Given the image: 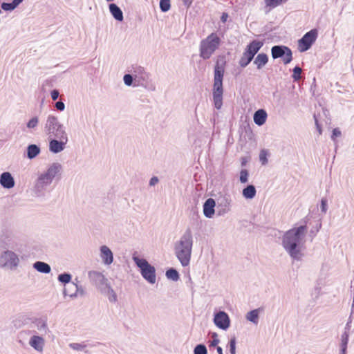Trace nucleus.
<instances>
[{"mask_svg":"<svg viewBox=\"0 0 354 354\" xmlns=\"http://www.w3.org/2000/svg\"><path fill=\"white\" fill-rule=\"evenodd\" d=\"M306 232V225H300L286 231L283 236L282 245L293 260L301 261L304 257Z\"/></svg>","mask_w":354,"mask_h":354,"instance_id":"f257e3e1","label":"nucleus"},{"mask_svg":"<svg viewBox=\"0 0 354 354\" xmlns=\"http://www.w3.org/2000/svg\"><path fill=\"white\" fill-rule=\"evenodd\" d=\"M194 240L190 229H187L174 245V254L183 267L189 265Z\"/></svg>","mask_w":354,"mask_h":354,"instance_id":"f03ea898","label":"nucleus"},{"mask_svg":"<svg viewBox=\"0 0 354 354\" xmlns=\"http://www.w3.org/2000/svg\"><path fill=\"white\" fill-rule=\"evenodd\" d=\"M225 60L223 57H219L214 66V84L212 96L214 107L220 109L223 105V80L225 73Z\"/></svg>","mask_w":354,"mask_h":354,"instance_id":"7ed1b4c3","label":"nucleus"},{"mask_svg":"<svg viewBox=\"0 0 354 354\" xmlns=\"http://www.w3.org/2000/svg\"><path fill=\"white\" fill-rule=\"evenodd\" d=\"M62 169V166L60 163L54 162L45 171L40 174L35 183L34 189L36 194L38 195L42 194L48 186L52 183L54 178L60 174Z\"/></svg>","mask_w":354,"mask_h":354,"instance_id":"20e7f679","label":"nucleus"},{"mask_svg":"<svg viewBox=\"0 0 354 354\" xmlns=\"http://www.w3.org/2000/svg\"><path fill=\"white\" fill-rule=\"evenodd\" d=\"M44 131L48 138L64 139L68 137L65 127L59 122L57 117L53 115L47 117Z\"/></svg>","mask_w":354,"mask_h":354,"instance_id":"39448f33","label":"nucleus"},{"mask_svg":"<svg viewBox=\"0 0 354 354\" xmlns=\"http://www.w3.org/2000/svg\"><path fill=\"white\" fill-rule=\"evenodd\" d=\"M221 39L216 33L210 34L201 42L200 56L203 59L210 58L214 51L218 48Z\"/></svg>","mask_w":354,"mask_h":354,"instance_id":"423d86ee","label":"nucleus"},{"mask_svg":"<svg viewBox=\"0 0 354 354\" xmlns=\"http://www.w3.org/2000/svg\"><path fill=\"white\" fill-rule=\"evenodd\" d=\"M132 259L136 265L140 268L142 277L149 283H156V269L145 259L140 258L136 254H133Z\"/></svg>","mask_w":354,"mask_h":354,"instance_id":"0eeeda50","label":"nucleus"},{"mask_svg":"<svg viewBox=\"0 0 354 354\" xmlns=\"http://www.w3.org/2000/svg\"><path fill=\"white\" fill-rule=\"evenodd\" d=\"M130 73H133L135 77L133 86H141L149 90L154 91L155 86L150 82V75L140 66H132Z\"/></svg>","mask_w":354,"mask_h":354,"instance_id":"6e6552de","label":"nucleus"},{"mask_svg":"<svg viewBox=\"0 0 354 354\" xmlns=\"http://www.w3.org/2000/svg\"><path fill=\"white\" fill-rule=\"evenodd\" d=\"M271 55L274 59L281 58L284 64H288L292 60L291 49L283 45H275L271 48Z\"/></svg>","mask_w":354,"mask_h":354,"instance_id":"1a4fd4ad","label":"nucleus"},{"mask_svg":"<svg viewBox=\"0 0 354 354\" xmlns=\"http://www.w3.org/2000/svg\"><path fill=\"white\" fill-rule=\"evenodd\" d=\"M19 263L18 256L12 251L6 250L0 256V267L14 269Z\"/></svg>","mask_w":354,"mask_h":354,"instance_id":"9d476101","label":"nucleus"},{"mask_svg":"<svg viewBox=\"0 0 354 354\" xmlns=\"http://www.w3.org/2000/svg\"><path fill=\"white\" fill-rule=\"evenodd\" d=\"M318 32L316 29H312L307 32L298 41V49L300 52H305L310 48L317 38Z\"/></svg>","mask_w":354,"mask_h":354,"instance_id":"9b49d317","label":"nucleus"},{"mask_svg":"<svg viewBox=\"0 0 354 354\" xmlns=\"http://www.w3.org/2000/svg\"><path fill=\"white\" fill-rule=\"evenodd\" d=\"M232 198L229 194L221 195L216 199V214L218 216H224L231 209Z\"/></svg>","mask_w":354,"mask_h":354,"instance_id":"f8f14e48","label":"nucleus"},{"mask_svg":"<svg viewBox=\"0 0 354 354\" xmlns=\"http://www.w3.org/2000/svg\"><path fill=\"white\" fill-rule=\"evenodd\" d=\"M88 277L90 281L100 288L101 290L108 286L107 279L104 277V275L97 271H89L88 273Z\"/></svg>","mask_w":354,"mask_h":354,"instance_id":"ddd939ff","label":"nucleus"},{"mask_svg":"<svg viewBox=\"0 0 354 354\" xmlns=\"http://www.w3.org/2000/svg\"><path fill=\"white\" fill-rule=\"evenodd\" d=\"M214 323L218 328L227 330L230 326V319L225 312L219 311L214 315Z\"/></svg>","mask_w":354,"mask_h":354,"instance_id":"4468645a","label":"nucleus"},{"mask_svg":"<svg viewBox=\"0 0 354 354\" xmlns=\"http://www.w3.org/2000/svg\"><path fill=\"white\" fill-rule=\"evenodd\" d=\"M68 140V137L66 138H52L49 141V150L53 153H58L62 151Z\"/></svg>","mask_w":354,"mask_h":354,"instance_id":"2eb2a0df","label":"nucleus"},{"mask_svg":"<svg viewBox=\"0 0 354 354\" xmlns=\"http://www.w3.org/2000/svg\"><path fill=\"white\" fill-rule=\"evenodd\" d=\"M100 257L102 263L106 266L111 265L113 261V252L106 245H102L100 248Z\"/></svg>","mask_w":354,"mask_h":354,"instance_id":"dca6fc26","label":"nucleus"},{"mask_svg":"<svg viewBox=\"0 0 354 354\" xmlns=\"http://www.w3.org/2000/svg\"><path fill=\"white\" fill-rule=\"evenodd\" d=\"M216 207V201L213 198H208L203 204V214L206 218H211L215 213Z\"/></svg>","mask_w":354,"mask_h":354,"instance_id":"f3484780","label":"nucleus"},{"mask_svg":"<svg viewBox=\"0 0 354 354\" xmlns=\"http://www.w3.org/2000/svg\"><path fill=\"white\" fill-rule=\"evenodd\" d=\"M44 344L45 340L41 336L33 335L29 339L30 346L38 352H41L43 351Z\"/></svg>","mask_w":354,"mask_h":354,"instance_id":"a211bd4d","label":"nucleus"},{"mask_svg":"<svg viewBox=\"0 0 354 354\" xmlns=\"http://www.w3.org/2000/svg\"><path fill=\"white\" fill-rule=\"evenodd\" d=\"M1 185L6 189L12 188L15 186V180L9 172H3L0 176Z\"/></svg>","mask_w":354,"mask_h":354,"instance_id":"6ab92c4d","label":"nucleus"},{"mask_svg":"<svg viewBox=\"0 0 354 354\" xmlns=\"http://www.w3.org/2000/svg\"><path fill=\"white\" fill-rule=\"evenodd\" d=\"M109 12L112 17L118 21H122L124 19L123 12L120 8L115 3H110L109 5Z\"/></svg>","mask_w":354,"mask_h":354,"instance_id":"aec40b11","label":"nucleus"},{"mask_svg":"<svg viewBox=\"0 0 354 354\" xmlns=\"http://www.w3.org/2000/svg\"><path fill=\"white\" fill-rule=\"evenodd\" d=\"M263 45V43L262 41L259 40H253L246 46L245 50L254 57Z\"/></svg>","mask_w":354,"mask_h":354,"instance_id":"412c9836","label":"nucleus"},{"mask_svg":"<svg viewBox=\"0 0 354 354\" xmlns=\"http://www.w3.org/2000/svg\"><path fill=\"white\" fill-rule=\"evenodd\" d=\"M267 117V113L264 109H259L254 114V122L258 126H261L266 122Z\"/></svg>","mask_w":354,"mask_h":354,"instance_id":"4be33fe9","label":"nucleus"},{"mask_svg":"<svg viewBox=\"0 0 354 354\" xmlns=\"http://www.w3.org/2000/svg\"><path fill=\"white\" fill-rule=\"evenodd\" d=\"M268 62V56L266 53H259L254 60V64L257 69H261Z\"/></svg>","mask_w":354,"mask_h":354,"instance_id":"5701e85b","label":"nucleus"},{"mask_svg":"<svg viewBox=\"0 0 354 354\" xmlns=\"http://www.w3.org/2000/svg\"><path fill=\"white\" fill-rule=\"evenodd\" d=\"M41 152L40 147L35 145L31 144L27 147L26 156L28 159L32 160L36 158Z\"/></svg>","mask_w":354,"mask_h":354,"instance_id":"b1692460","label":"nucleus"},{"mask_svg":"<svg viewBox=\"0 0 354 354\" xmlns=\"http://www.w3.org/2000/svg\"><path fill=\"white\" fill-rule=\"evenodd\" d=\"M33 268L39 272L44 274H48L51 271V268L47 263L39 261L33 263Z\"/></svg>","mask_w":354,"mask_h":354,"instance_id":"393cba45","label":"nucleus"},{"mask_svg":"<svg viewBox=\"0 0 354 354\" xmlns=\"http://www.w3.org/2000/svg\"><path fill=\"white\" fill-rule=\"evenodd\" d=\"M243 196L246 199H252L257 194V190L253 185H247L242 191Z\"/></svg>","mask_w":354,"mask_h":354,"instance_id":"a878e982","label":"nucleus"},{"mask_svg":"<svg viewBox=\"0 0 354 354\" xmlns=\"http://www.w3.org/2000/svg\"><path fill=\"white\" fill-rule=\"evenodd\" d=\"M101 292L107 296L110 302L115 303L117 301V295L113 289L109 285L106 286Z\"/></svg>","mask_w":354,"mask_h":354,"instance_id":"bb28decb","label":"nucleus"},{"mask_svg":"<svg viewBox=\"0 0 354 354\" xmlns=\"http://www.w3.org/2000/svg\"><path fill=\"white\" fill-rule=\"evenodd\" d=\"M260 308L254 309L250 310L246 314L245 318L247 320L251 322L254 324H257L259 322Z\"/></svg>","mask_w":354,"mask_h":354,"instance_id":"cd10ccee","label":"nucleus"},{"mask_svg":"<svg viewBox=\"0 0 354 354\" xmlns=\"http://www.w3.org/2000/svg\"><path fill=\"white\" fill-rule=\"evenodd\" d=\"M254 59V57L244 50L241 57L239 59V64L241 68H245Z\"/></svg>","mask_w":354,"mask_h":354,"instance_id":"c85d7f7f","label":"nucleus"},{"mask_svg":"<svg viewBox=\"0 0 354 354\" xmlns=\"http://www.w3.org/2000/svg\"><path fill=\"white\" fill-rule=\"evenodd\" d=\"M35 326L37 328L41 333V334H46L49 332L47 322L43 319H38L35 321Z\"/></svg>","mask_w":354,"mask_h":354,"instance_id":"c756f323","label":"nucleus"},{"mask_svg":"<svg viewBox=\"0 0 354 354\" xmlns=\"http://www.w3.org/2000/svg\"><path fill=\"white\" fill-rule=\"evenodd\" d=\"M75 281H73L64 286L63 290V294L64 296L68 295L71 297V295H73V292L76 291L77 283L78 282L77 279H75Z\"/></svg>","mask_w":354,"mask_h":354,"instance_id":"7c9ffc66","label":"nucleus"},{"mask_svg":"<svg viewBox=\"0 0 354 354\" xmlns=\"http://www.w3.org/2000/svg\"><path fill=\"white\" fill-rule=\"evenodd\" d=\"M72 275L68 272L59 274L57 277V280L59 282L63 283L64 286L70 283Z\"/></svg>","mask_w":354,"mask_h":354,"instance_id":"2f4dec72","label":"nucleus"},{"mask_svg":"<svg viewBox=\"0 0 354 354\" xmlns=\"http://www.w3.org/2000/svg\"><path fill=\"white\" fill-rule=\"evenodd\" d=\"M165 275L167 279L174 281H177L180 278L178 272L174 268H169L167 270Z\"/></svg>","mask_w":354,"mask_h":354,"instance_id":"473e14b6","label":"nucleus"},{"mask_svg":"<svg viewBox=\"0 0 354 354\" xmlns=\"http://www.w3.org/2000/svg\"><path fill=\"white\" fill-rule=\"evenodd\" d=\"M123 80L125 85L128 86H133L135 84V77L133 73L125 74L123 77Z\"/></svg>","mask_w":354,"mask_h":354,"instance_id":"72a5a7b5","label":"nucleus"},{"mask_svg":"<svg viewBox=\"0 0 354 354\" xmlns=\"http://www.w3.org/2000/svg\"><path fill=\"white\" fill-rule=\"evenodd\" d=\"M85 295H86V291L84 290V288L77 283L76 291L73 292V295H71V298L75 299V298H77V297H83Z\"/></svg>","mask_w":354,"mask_h":354,"instance_id":"f704fd0d","label":"nucleus"},{"mask_svg":"<svg viewBox=\"0 0 354 354\" xmlns=\"http://www.w3.org/2000/svg\"><path fill=\"white\" fill-rule=\"evenodd\" d=\"M350 333L344 331L341 335L339 347L347 348Z\"/></svg>","mask_w":354,"mask_h":354,"instance_id":"c9c22d12","label":"nucleus"},{"mask_svg":"<svg viewBox=\"0 0 354 354\" xmlns=\"http://www.w3.org/2000/svg\"><path fill=\"white\" fill-rule=\"evenodd\" d=\"M249 171L246 169H242L239 173V181L245 184L248 182Z\"/></svg>","mask_w":354,"mask_h":354,"instance_id":"e433bc0d","label":"nucleus"},{"mask_svg":"<svg viewBox=\"0 0 354 354\" xmlns=\"http://www.w3.org/2000/svg\"><path fill=\"white\" fill-rule=\"evenodd\" d=\"M194 354H207V349L205 344H197L194 348Z\"/></svg>","mask_w":354,"mask_h":354,"instance_id":"4c0bfd02","label":"nucleus"},{"mask_svg":"<svg viewBox=\"0 0 354 354\" xmlns=\"http://www.w3.org/2000/svg\"><path fill=\"white\" fill-rule=\"evenodd\" d=\"M266 6L270 8H275L286 0H264Z\"/></svg>","mask_w":354,"mask_h":354,"instance_id":"58836bf2","label":"nucleus"},{"mask_svg":"<svg viewBox=\"0 0 354 354\" xmlns=\"http://www.w3.org/2000/svg\"><path fill=\"white\" fill-rule=\"evenodd\" d=\"M170 7V0H160V8L162 12H167Z\"/></svg>","mask_w":354,"mask_h":354,"instance_id":"ea45409f","label":"nucleus"},{"mask_svg":"<svg viewBox=\"0 0 354 354\" xmlns=\"http://www.w3.org/2000/svg\"><path fill=\"white\" fill-rule=\"evenodd\" d=\"M301 72H302L301 68L299 66H296L293 68V74L292 75V79L295 81H299L301 79Z\"/></svg>","mask_w":354,"mask_h":354,"instance_id":"a19ab883","label":"nucleus"},{"mask_svg":"<svg viewBox=\"0 0 354 354\" xmlns=\"http://www.w3.org/2000/svg\"><path fill=\"white\" fill-rule=\"evenodd\" d=\"M69 347L75 351H82L86 347V345L84 343H71Z\"/></svg>","mask_w":354,"mask_h":354,"instance_id":"79ce46f5","label":"nucleus"},{"mask_svg":"<svg viewBox=\"0 0 354 354\" xmlns=\"http://www.w3.org/2000/svg\"><path fill=\"white\" fill-rule=\"evenodd\" d=\"M268 151L265 149H262L259 153V160L263 165H266L268 163Z\"/></svg>","mask_w":354,"mask_h":354,"instance_id":"37998d69","label":"nucleus"},{"mask_svg":"<svg viewBox=\"0 0 354 354\" xmlns=\"http://www.w3.org/2000/svg\"><path fill=\"white\" fill-rule=\"evenodd\" d=\"M1 7L5 11H12L17 8L12 1L11 3L3 2Z\"/></svg>","mask_w":354,"mask_h":354,"instance_id":"c03bdc74","label":"nucleus"},{"mask_svg":"<svg viewBox=\"0 0 354 354\" xmlns=\"http://www.w3.org/2000/svg\"><path fill=\"white\" fill-rule=\"evenodd\" d=\"M39 123V119L37 117H33L28 122H27V128L28 129H34L35 128Z\"/></svg>","mask_w":354,"mask_h":354,"instance_id":"a18cd8bd","label":"nucleus"},{"mask_svg":"<svg viewBox=\"0 0 354 354\" xmlns=\"http://www.w3.org/2000/svg\"><path fill=\"white\" fill-rule=\"evenodd\" d=\"M236 337H233L230 339V340L229 342L230 354H236Z\"/></svg>","mask_w":354,"mask_h":354,"instance_id":"49530a36","label":"nucleus"},{"mask_svg":"<svg viewBox=\"0 0 354 354\" xmlns=\"http://www.w3.org/2000/svg\"><path fill=\"white\" fill-rule=\"evenodd\" d=\"M212 340L210 342L209 346L214 347L217 346L220 342L219 339L218 338V335L216 333H213L212 334Z\"/></svg>","mask_w":354,"mask_h":354,"instance_id":"de8ad7c7","label":"nucleus"},{"mask_svg":"<svg viewBox=\"0 0 354 354\" xmlns=\"http://www.w3.org/2000/svg\"><path fill=\"white\" fill-rule=\"evenodd\" d=\"M320 208L322 213L326 214L328 209L327 199L323 198L321 200Z\"/></svg>","mask_w":354,"mask_h":354,"instance_id":"09e8293b","label":"nucleus"},{"mask_svg":"<svg viewBox=\"0 0 354 354\" xmlns=\"http://www.w3.org/2000/svg\"><path fill=\"white\" fill-rule=\"evenodd\" d=\"M341 131L340 130L338 129V128H335L333 130V132H332V135H331V139L333 140V141H335V138L337 137H339L341 136Z\"/></svg>","mask_w":354,"mask_h":354,"instance_id":"8fccbe9b","label":"nucleus"},{"mask_svg":"<svg viewBox=\"0 0 354 354\" xmlns=\"http://www.w3.org/2000/svg\"><path fill=\"white\" fill-rule=\"evenodd\" d=\"M55 107L59 111H63L65 109V104L62 101H58L55 104Z\"/></svg>","mask_w":354,"mask_h":354,"instance_id":"3c124183","label":"nucleus"},{"mask_svg":"<svg viewBox=\"0 0 354 354\" xmlns=\"http://www.w3.org/2000/svg\"><path fill=\"white\" fill-rule=\"evenodd\" d=\"M351 323H352V317H351V315L348 317L347 323L345 325L344 330V331L350 333L351 329Z\"/></svg>","mask_w":354,"mask_h":354,"instance_id":"603ef678","label":"nucleus"},{"mask_svg":"<svg viewBox=\"0 0 354 354\" xmlns=\"http://www.w3.org/2000/svg\"><path fill=\"white\" fill-rule=\"evenodd\" d=\"M50 95H51L52 100H56L59 97V91L57 89H54L51 91Z\"/></svg>","mask_w":354,"mask_h":354,"instance_id":"864d4df0","label":"nucleus"},{"mask_svg":"<svg viewBox=\"0 0 354 354\" xmlns=\"http://www.w3.org/2000/svg\"><path fill=\"white\" fill-rule=\"evenodd\" d=\"M240 160H241V167H245L247 165V163L249 162L250 158L248 157H245V156L241 157Z\"/></svg>","mask_w":354,"mask_h":354,"instance_id":"5fc2aeb1","label":"nucleus"},{"mask_svg":"<svg viewBox=\"0 0 354 354\" xmlns=\"http://www.w3.org/2000/svg\"><path fill=\"white\" fill-rule=\"evenodd\" d=\"M158 183V178L156 176L152 177L149 180V185L154 186L156 184Z\"/></svg>","mask_w":354,"mask_h":354,"instance_id":"6e6d98bb","label":"nucleus"},{"mask_svg":"<svg viewBox=\"0 0 354 354\" xmlns=\"http://www.w3.org/2000/svg\"><path fill=\"white\" fill-rule=\"evenodd\" d=\"M228 18V14L227 12H223L221 17V21L223 23H225L227 19Z\"/></svg>","mask_w":354,"mask_h":354,"instance_id":"4d7b16f0","label":"nucleus"},{"mask_svg":"<svg viewBox=\"0 0 354 354\" xmlns=\"http://www.w3.org/2000/svg\"><path fill=\"white\" fill-rule=\"evenodd\" d=\"M183 2L186 8H189L192 5L193 0H183Z\"/></svg>","mask_w":354,"mask_h":354,"instance_id":"13d9d810","label":"nucleus"},{"mask_svg":"<svg viewBox=\"0 0 354 354\" xmlns=\"http://www.w3.org/2000/svg\"><path fill=\"white\" fill-rule=\"evenodd\" d=\"M346 353H347V348L339 347V354H346Z\"/></svg>","mask_w":354,"mask_h":354,"instance_id":"bf43d9fd","label":"nucleus"},{"mask_svg":"<svg viewBox=\"0 0 354 354\" xmlns=\"http://www.w3.org/2000/svg\"><path fill=\"white\" fill-rule=\"evenodd\" d=\"M24 0H12L13 3L17 7Z\"/></svg>","mask_w":354,"mask_h":354,"instance_id":"052dcab7","label":"nucleus"},{"mask_svg":"<svg viewBox=\"0 0 354 354\" xmlns=\"http://www.w3.org/2000/svg\"><path fill=\"white\" fill-rule=\"evenodd\" d=\"M216 351H217L218 354H223V349H222V348L221 346H216Z\"/></svg>","mask_w":354,"mask_h":354,"instance_id":"680f3d73","label":"nucleus"},{"mask_svg":"<svg viewBox=\"0 0 354 354\" xmlns=\"http://www.w3.org/2000/svg\"><path fill=\"white\" fill-rule=\"evenodd\" d=\"M314 119H315V125L316 127H318V125L319 124V122H318V120L317 119V117L315 115H314Z\"/></svg>","mask_w":354,"mask_h":354,"instance_id":"e2e57ef3","label":"nucleus"},{"mask_svg":"<svg viewBox=\"0 0 354 354\" xmlns=\"http://www.w3.org/2000/svg\"><path fill=\"white\" fill-rule=\"evenodd\" d=\"M317 131H319V134H322V128L321 126L319 124L318 127H316Z\"/></svg>","mask_w":354,"mask_h":354,"instance_id":"0e129e2a","label":"nucleus"}]
</instances>
